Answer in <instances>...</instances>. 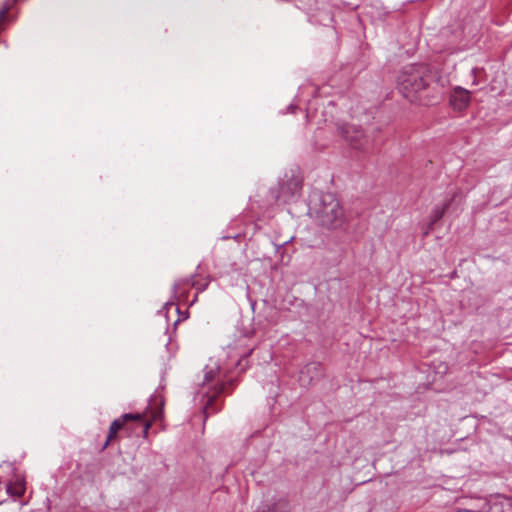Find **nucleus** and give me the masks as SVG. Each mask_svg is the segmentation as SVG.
<instances>
[{"instance_id": "obj_10", "label": "nucleus", "mask_w": 512, "mask_h": 512, "mask_svg": "<svg viewBox=\"0 0 512 512\" xmlns=\"http://www.w3.org/2000/svg\"><path fill=\"white\" fill-rule=\"evenodd\" d=\"M301 188V181L298 178H292L285 185L282 186L281 191L283 194H285L286 189H291V196H294L300 192Z\"/></svg>"}, {"instance_id": "obj_3", "label": "nucleus", "mask_w": 512, "mask_h": 512, "mask_svg": "<svg viewBox=\"0 0 512 512\" xmlns=\"http://www.w3.org/2000/svg\"><path fill=\"white\" fill-rule=\"evenodd\" d=\"M429 70L425 65L414 64L404 68L398 77V88L406 98H412L428 86Z\"/></svg>"}, {"instance_id": "obj_4", "label": "nucleus", "mask_w": 512, "mask_h": 512, "mask_svg": "<svg viewBox=\"0 0 512 512\" xmlns=\"http://www.w3.org/2000/svg\"><path fill=\"white\" fill-rule=\"evenodd\" d=\"M232 384V380H224V377L221 375L220 366L216 362L209 363L204 367V378L202 386L210 387L209 390L205 392L207 401L204 406V412L206 414L214 413L218 410L213 408L215 398L221 393L225 392L227 387Z\"/></svg>"}, {"instance_id": "obj_5", "label": "nucleus", "mask_w": 512, "mask_h": 512, "mask_svg": "<svg viewBox=\"0 0 512 512\" xmlns=\"http://www.w3.org/2000/svg\"><path fill=\"white\" fill-rule=\"evenodd\" d=\"M338 134L351 148L366 151L371 147V141L362 129L352 124H342L337 128Z\"/></svg>"}, {"instance_id": "obj_13", "label": "nucleus", "mask_w": 512, "mask_h": 512, "mask_svg": "<svg viewBox=\"0 0 512 512\" xmlns=\"http://www.w3.org/2000/svg\"><path fill=\"white\" fill-rule=\"evenodd\" d=\"M179 287H180V282H176V283L174 284V290H175V292H177V291H178Z\"/></svg>"}, {"instance_id": "obj_1", "label": "nucleus", "mask_w": 512, "mask_h": 512, "mask_svg": "<svg viewBox=\"0 0 512 512\" xmlns=\"http://www.w3.org/2000/svg\"><path fill=\"white\" fill-rule=\"evenodd\" d=\"M162 414V407H148L144 413H127L115 419L110 425L103 449L117 438L118 432L121 430L125 431L128 436L136 435L146 438L151 422L161 419Z\"/></svg>"}, {"instance_id": "obj_11", "label": "nucleus", "mask_w": 512, "mask_h": 512, "mask_svg": "<svg viewBox=\"0 0 512 512\" xmlns=\"http://www.w3.org/2000/svg\"><path fill=\"white\" fill-rule=\"evenodd\" d=\"M256 512H274V507L265 505V506L260 507Z\"/></svg>"}, {"instance_id": "obj_8", "label": "nucleus", "mask_w": 512, "mask_h": 512, "mask_svg": "<svg viewBox=\"0 0 512 512\" xmlns=\"http://www.w3.org/2000/svg\"><path fill=\"white\" fill-rule=\"evenodd\" d=\"M451 204V200L445 201L442 205H436L430 215V224L429 228L424 232L425 235L429 233V231L432 229V225L439 221L443 215L445 214L446 210L449 208Z\"/></svg>"}, {"instance_id": "obj_2", "label": "nucleus", "mask_w": 512, "mask_h": 512, "mask_svg": "<svg viewBox=\"0 0 512 512\" xmlns=\"http://www.w3.org/2000/svg\"><path fill=\"white\" fill-rule=\"evenodd\" d=\"M311 211L322 227L338 228L344 222V210L339 199L332 193L322 194Z\"/></svg>"}, {"instance_id": "obj_9", "label": "nucleus", "mask_w": 512, "mask_h": 512, "mask_svg": "<svg viewBox=\"0 0 512 512\" xmlns=\"http://www.w3.org/2000/svg\"><path fill=\"white\" fill-rule=\"evenodd\" d=\"M26 491L25 480L17 477L7 485V492L15 498H21Z\"/></svg>"}, {"instance_id": "obj_6", "label": "nucleus", "mask_w": 512, "mask_h": 512, "mask_svg": "<svg viewBox=\"0 0 512 512\" xmlns=\"http://www.w3.org/2000/svg\"><path fill=\"white\" fill-rule=\"evenodd\" d=\"M17 0H4L0 5V33L16 18L15 3Z\"/></svg>"}, {"instance_id": "obj_7", "label": "nucleus", "mask_w": 512, "mask_h": 512, "mask_svg": "<svg viewBox=\"0 0 512 512\" xmlns=\"http://www.w3.org/2000/svg\"><path fill=\"white\" fill-rule=\"evenodd\" d=\"M470 92L460 86L453 89L450 96V105L456 111H462L466 109L470 104Z\"/></svg>"}, {"instance_id": "obj_12", "label": "nucleus", "mask_w": 512, "mask_h": 512, "mask_svg": "<svg viewBox=\"0 0 512 512\" xmlns=\"http://www.w3.org/2000/svg\"><path fill=\"white\" fill-rule=\"evenodd\" d=\"M477 71H478V69H477V68H473V69H472V74H473V76H474L473 84H476V80H475V78H476V73H477Z\"/></svg>"}]
</instances>
